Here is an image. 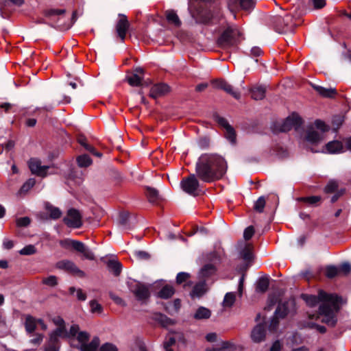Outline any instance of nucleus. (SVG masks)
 <instances>
[{
  "label": "nucleus",
  "instance_id": "obj_1",
  "mask_svg": "<svg viewBox=\"0 0 351 351\" xmlns=\"http://www.w3.org/2000/svg\"><path fill=\"white\" fill-rule=\"evenodd\" d=\"M302 298L306 302L308 306L313 307L318 303H321L319 307V312L315 315L309 314L311 319L322 318V322L328 326H334L337 322V315L339 311V303L341 298L337 295L327 293L320 290L318 295L302 294Z\"/></svg>",
  "mask_w": 351,
  "mask_h": 351
},
{
  "label": "nucleus",
  "instance_id": "obj_2",
  "mask_svg": "<svg viewBox=\"0 0 351 351\" xmlns=\"http://www.w3.org/2000/svg\"><path fill=\"white\" fill-rule=\"evenodd\" d=\"M227 169L225 158L217 154H202L195 165L197 176L206 182L221 179L225 175Z\"/></svg>",
  "mask_w": 351,
  "mask_h": 351
},
{
  "label": "nucleus",
  "instance_id": "obj_3",
  "mask_svg": "<svg viewBox=\"0 0 351 351\" xmlns=\"http://www.w3.org/2000/svg\"><path fill=\"white\" fill-rule=\"evenodd\" d=\"M50 337L59 341L58 337L75 339L79 345L76 347L80 351H96L100 345V339L97 336L93 337L90 342L88 343L90 335L85 330H81L79 325L73 324L67 331L66 326L58 327L50 334Z\"/></svg>",
  "mask_w": 351,
  "mask_h": 351
},
{
  "label": "nucleus",
  "instance_id": "obj_4",
  "mask_svg": "<svg viewBox=\"0 0 351 351\" xmlns=\"http://www.w3.org/2000/svg\"><path fill=\"white\" fill-rule=\"evenodd\" d=\"M244 40L242 29L236 25L226 24L223 27L217 38V44L222 48H229L237 45Z\"/></svg>",
  "mask_w": 351,
  "mask_h": 351
},
{
  "label": "nucleus",
  "instance_id": "obj_5",
  "mask_svg": "<svg viewBox=\"0 0 351 351\" xmlns=\"http://www.w3.org/2000/svg\"><path fill=\"white\" fill-rule=\"evenodd\" d=\"M256 5V0H228V6L234 20L248 15Z\"/></svg>",
  "mask_w": 351,
  "mask_h": 351
},
{
  "label": "nucleus",
  "instance_id": "obj_6",
  "mask_svg": "<svg viewBox=\"0 0 351 351\" xmlns=\"http://www.w3.org/2000/svg\"><path fill=\"white\" fill-rule=\"evenodd\" d=\"M215 0H193L189 3V10L194 16L197 14L200 18L204 19L205 20L201 22H208L206 19H210V12L208 7H210L214 4Z\"/></svg>",
  "mask_w": 351,
  "mask_h": 351
},
{
  "label": "nucleus",
  "instance_id": "obj_7",
  "mask_svg": "<svg viewBox=\"0 0 351 351\" xmlns=\"http://www.w3.org/2000/svg\"><path fill=\"white\" fill-rule=\"evenodd\" d=\"M328 130V126L324 122L317 120L315 121V128L309 127L305 135V139L311 145H317L324 138V132Z\"/></svg>",
  "mask_w": 351,
  "mask_h": 351
},
{
  "label": "nucleus",
  "instance_id": "obj_8",
  "mask_svg": "<svg viewBox=\"0 0 351 351\" xmlns=\"http://www.w3.org/2000/svg\"><path fill=\"white\" fill-rule=\"evenodd\" d=\"M131 292L135 298L141 302H145L150 297V286L135 282L130 286Z\"/></svg>",
  "mask_w": 351,
  "mask_h": 351
},
{
  "label": "nucleus",
  "instance_id": "obj_9",
  "mask_svg": "<svg viewBox=\"0 0 351 351\" xmlns=\"http://www.w3.org/2000/svg\"><path fill=\"white\" fill-rule=\"evenodd\" d=\"M180 185L184 192L189 195H195L199 186V182L195 174H191L182 179Z\"/></svg>",
  "mask_w": 351,
  "mask_h": 351
},
{
  "label": "nucleus",
  "instance_id": "obj_10",
  "mask_svg": "<svg viewBox=\"0 0 351 351\" xmlns=\"http://www.w3.org/2000/svg\"><path fill=\"white\" fill-rule=\"evenodd\" d=\"M56 267L80 278H84L85 276V273L79 269L73 262L69 260L58 261L56 263Z\"/></svg>",
  "mask_w": 351,
  "mask_h": 351
},
{
  "label": "nucleus",
  "instance_id": "obj_11",
  "mask_svg": "<svg viewBox=\"0 0 351 351\" xmlns=\"http://www.w3.org/2000/svg\"><path fill=\"white\" fill-rule=\"evenodd\" d=\"M64 222L68 227L78 228L82 225V215L77 210L69 209L64 218Z\"/></svg>",
  "mask_w": 351,
  "mask_h": 351
},
{
  "label": "nucleus",
  "instance_id": "obj_12",
  "mask_svg": "<svg viewBox=\"0 0 351 351\" xmlns=\"http://www.w3.org/2000/svg\"><path fill=\"white\" fill-rule=\"evenodd\" d=\"M311 151L313 152L339 154L343 152V145L339 141H332L328 143L325 146L322 147L320 149L312 148Z\"/></svg>",
  "mask_w": 351,
  "mask_h": 351
},
{
  "label": "nucleus",
  "instance_id": "obj_13",
  "mask_svg": "<svg viewBox=\"0 0 351 351\" xmlns=\"http://www.w3.org/2000/svg\"><path fill=\"white\" fill-rule=\"evenodd\" d=\"M29 168L33 174L45 177L49 166L42 165L41 161L37 158H31L28 162Z\"/></svg>",
  "mask_w": 351,
  "mask_h": 351
},
{
  "label": "nucleus",
  "instance_id": "obj_14",
  "mask_svg": "<svg viewBox=\"0 0 351 351\" xmlns=\"http://www.w3.org/2000/svg\"><path fill=\"white\" fill-rule=\"evenodd\" d=\"M302 122L301 118L296 114H292L288 117L280 125L279 131L288 132L293 128H297L300 125Z\"/></svg>",
  "mask_w": 351,
  "mask_h": 351
},
{
  "label": "nucleus",
  "instance_id": "obj_15",
  "mask_svg": "<svg viewBox=\"0 0 351 351\" xmlns=\"http://www.w3.org/2000/svg\"><path fill=\"white\" fill-rule=\"evenodd\" d=\"M215 87L220 88L226 91L227 93L231 95L235 99L240 98V93L234 90L232 85L228 84L226 81L223 80H216L213 82Z\"/></svg>",
  "mask_w": 351,
  "mask_h": 351
},
{
  "label": "nucleus",
  "instance_id": "obj_16",
  "mask_svg": "<svg viewBox=\"0 0 351 351\" xmlns=\"http://www.w3.org/2000/svg\"><path fill=\"white\" fill-rule=\"evenodd\" d=\"M251 339L254 343H258L265 341L266 337L265 326L263 324H257L251 332Z\"/></svg>",
  "mask_w": 351,
  "mask_h": 351
},
{
  "label": "nucleus",
  "instance_id": "obj_17",
  "mask_svg": "<svg viewBox=\"0 0 351 351\" xmlns=\"http://www.w3.org/2000/svg\"><path fill=\"white\" fill-rule=\"evenodd\" d=\"M169 92V87L165 84H158L154 85L150 90L149 95L156 99L163 96Z\"/></svg>",
  "mask_w": 351,
  "mask_h": 351
},
{
  "label": "nucleus",
  "instance_id": "obj_18",
  "mask_svg": "<svg viewBox=\"0 0 351 351\" xmlns=\"http://www.w3.org/2000/svg\"><path fill=\"white\" fill-rule=\"evenodd\" d=\"M272 28L278 34L293 32L296 25L295 23H271Z\"/></svg>",
  "mask_w": 351,
  "mask_h": 351
},
{
  "label": "nucleus",
  "instance_id": "obj_19",
  "mask_svg": "<svg viewBox=\"0 0 351 351\" xmlns=\"http://www.w3.org/2000/svg\"><path fill=\"white\" fill-rule=\"evenodd\" d=\"M115 32L117 37H119L121 41H123L127 33L132 32V29L130 27V23H117Z\"/></svg>",
  "mask_w": 351,
  "mask_h": 351
},
{
  "label": "nucleus",
  "instance_id": "obj_20",
  "mask_svg": "<svg viewBox=\"0 0 351 351\" xmlns=\"http://www.w3.org/2000/svg\"><path fill=\"white\" fill-rule=\"evenodd\" d=\"M313 88L324 97H333L337 95V90L332 88H324L319 85H313Z\"/></svg>",
  "mask_w": 351,
  "mask_h": 351
},
{
  "label": "nucleus",
  "instance_id": "obj_21",
  "mask_svg": "<svg viewBox=\"0 0 351 351\" xmlns=\"http://www.w3.org/2000/svg\"><path fill=\"white\" fill-rule=\"evenodd\" d=\"M216 268L212 264L206 265L199 272V278L201 280L206 281L209 277L212 276L215 274Z\"/></svg>",
  "mask_w": 351,
  "mask_h": 351
},
{
  "label": "nucleus",
  "instance_id": "obj_22",
  "mask_svg": "<svg viewBox=\"0 0 351 351\" xmlns=\"http://www.w3.org/2000/svg\"><path fill=\"white\" fill-rule=\"evenodd\" d=\"M206 282V281L205 280H201L199 282L195 285L191 293L192 297L199 298L206 293V291H207Z\"/></svg>",
  "mask_w": 351,
  "mask_h": 351
},
{
  "label": "nucleus",
  "instance_id": "obj_23",
  "mask_svg": "<svg viewBox=\"0 0 351 351\" xmlns=\"http://www.w3.org/2000/svg\"><path fill=\"white\" fill-rule=\"evenodd\" d=\"M76 247V251L78 252H80L83 254L84 257L88 260H94L95 256L93 252L86 247L83 243L79 242L78 244H77Z\"/></svg>",
  "mask_w": 351,
  "mask_h": 351
},
{
  "label": "nucleus",
  "instance_id": "obj_24",
  "mask_svg": "<svg viewBox=\"0 0 351 351\" xmlns=\"http://www.w3.org/2000/svg\"><path fill=\"white\" fill-rule=\"evenodd\" d=\"M106 265L114 276H118L121 274V264L115 258L108 260Z\"/></svg>",
  "mask_w": 351,
  "mask_h": 351
},
{
  "label": "nucleus",
  "instance_id": "obj_25",
  "mask_svg": "<svg viewBox=\"0 0 351 351\" xmlns=\"http://www.w3.org/2000/svg\"><path fill=\"white\" fill-rule=\"evenodd\" d=\"M266 88L263 86H256L251 89L252 97L255 100H261L265 97Z\"/></svg>",
  "mask_w": 351,
  "mask_h": 351
},
{
  "label": "nucleus",
  "instance_id": "obj_26",
  "mask_svg": "<svg viewBox=\"0 0 351 351\" xmlns=\"http://www.w3.org/2000/svg\"><path fill=\"white\" fill-rule=\"evenodd\" d=\"M45 208L51 219H57L61 217L62 212L58 208L52 206L48 202L45 203Z\"/></svg>",
  "mask_w": 351,
  "mask_h": 351
},
{
  "label": "nucleus",
  "instance_id": "obj_27",
  "mask_svg": "<svg viewBox=\"0 0 351 351\" xmlns=\"http://www.w3.org/2000/svg\"><path fill=\"white\" fill-rule=\"evenodd\" d=\"M253 246L247 243L241 252V256L245 261H250L253 258Z\"/></svg>",
  "mask_w": 351,
  "mask_h": 351
},
{
  "label": "nucleus",
  "instance_id": "obj_28",
  "mask_svg": "<svg viewBox=\"0 0 351 351\" xmlns=\"http://www.w3.org/2000/svg\"><path fill=\"white\" fill-rule=\"evenodd\" d=\"M175 293V290L173 287L170 285H165L161 290L158 293V297L162 299L170 298Z\"/></svg>",
  "mask_w": 351,
  "mask_h": 351
},
{
  "label": "nucleus",
  "instance_id": "obj_29",
  "mask_svg": "<svg viewBox=\"0 0 351 351\" xmlns=\"http://www.w3.org/2000/svg\"><path fill=\"white\" fill-rule=\"evenodd\" d=\"M145 193L149 202L151 203H156L160 199L158 191L154 188L147 187Z\"/></svg>",
  "mask_w": 351,
  "mask_h": 351
},
{
  "label": "nucleus",
  "instance_id": "obj_30",
  "mask_svg": "<svg viewBox=\"0 0 351 351\" xmlns=\"http://www.w3.org/2000/svg\"><path fill=\"white\" fill-rule=\"evenodd\" d=\"M269 285V282L268 278H261L257 282L256 285V291L264 293L265 292Z\"/></svg>",
  "mask_w": 351,
  "mask_h": 351
},
{
  "label": "nucleus",
  "instance_id": "obj_31",
  "mask_svg": "<svg viewBox=\"0 0 351 351\" xmlns=\"http://www.w3.org/2000/svg\"><path fill=\"white\" fill-rule=\"evenodd\" d=\"M210 316V311L205 307H199L194 315L196 319H208Z\"/></svg>",
  "mask_w": 351,
  "mask_h": 351
},
{
  "label": "nucleus",
  "instance_id": "obj_32",
  "mask_svg": "<svg viewBox=\"0 0 351 351\" xmlns=\"http://www.w3.org/2000/svg\"><path fill=\"white\" fill-rule=\"evenodd\" d=\"M236 300V295L235 293L233 292H229L227 293L225 295L223 301V306L225 308H230L232 307L234 304Z\"/></svg>",
  "mask_w": 351,
  "mask_h": 351
},
{
  "label": "nucleus",
  "instance_id": "obj_33",
  "mask_svg": "<svg viewBox=\"0 0 351 351\" xmlns=\"http://www.w3.org/2000/svg\"><path fill=\"white\" fill-rule=\"evenodd\" d=\"M38 325L37 319L32 316H27L25 320V328L28 332H32Z\"/></svg>",
  "mask_w": 351,
  "mask_h": 351
},
{
  "label": "nucleus",
  "instance_id": "obj_34",
  "mask_svg": "<svg viewBox=\"0 0 351 351\" xmlns=\"http://www.w3.org/2000/svg\"><path fill=\"white\" fill-rule=\"evenodd\" d=\"M60 342L49 337V340L45 346L44 351H59Z\"/></svg>",
  "mask_w": 351,
  "mask_h": 351
},
{
  "label": "nucleus",
  "instance_id": "obj_35",
  "mask_svg": "<svg viewBox=\"0 0 351 351\" xmlns=\"http://www.w3.org/2000/svg\"><path fill=\"white\" fill-rule=\"evenodd\" d=\"M77 162L80 167H86L91 165L92 160L88 155L83 154L77 157Z\"/></svg>",
  "mask_w": 351,
  "mask_h": 351
},
{
  "label": "nucleus",
  "instance_id": "obj_36",
  "mask_svg": "<svg viewBox=\"0 0 351 351\" xmlns=\"http://www.w3.org/2000/svg\"><path fill=\"white\" fill-rule=\"evenodd\" d=\"M79 242L80 241H78L66 239L61 240L60 241V245L61 247H62L64 249L69 250L70 248H73L75 250H76L75 246H77V244H78Z\"/></svg>",
  "mask_w": 351,
  "mask_h": 351
},
{
  "label": "nucleus",
  "instance_id": "obj_37",
  "mask_svg": "<svg viewBox=\"0 0 351 351\" xmlns=\"http://www.w3.org/2000/svg\"><path fill=\"white\" fill-rule=\"evenodd\" d=\"M218 350L219 351H235V345L230 341H221L218 343Z\"/></svg>",
  "mask_w": 351,
  "mask_h": 351
},
{
  "label": "nucleus",
  "instance_id": "obj_38",
  "mask_svg": "<svg viewBox=\"0 0 351 351\" xmlns=\"http://www.w3.org/2000/svg\"><path fill=\"white\" fill-rule=\"evenodd\" d=\"M288 313V308L285 303H280L275 311L276 317L284 318Z\"/></svg>",
  "mask_w": 351,
  "mask_h": 351
},
{
  "label": "nucleus",
  "instance_id": "obj_39",
  "mask_svg": "<svg viewBox=\"0 0 351 351\" xmlns=\"http://www.w3.org/2000/svg\"><path fill=\"white\" fill-rule=\"evenodd\" d=\"M155 319L159 323H160L162 326H167L173 324V322L172 319L161 313L156 314Z\"/></svg>",
  "mask_w": 351,
  "mask_h": 351
},
{
  "label": "nucleus",
  "instance_id": "obj_40",
  "mask_svg": "<svg viewBox=\"0 0 351 351\" xmlns=\"http://www.w3.org/2000/svg\"><path fill=\"white\" fill-rule=\"evenodd\" d=\"M143 77L138 75L137 73H133L131 76L128 77V82L130 85L132 86H140L142 82Z\"/></svg>",
  "mask_w": 351,
  "mask_h": 351
},
{
  "label": "nucleus",
  "instance_id": "obj_41",
  "mask_svg": "<svg viewBox=\"0 0 351 351\" xmlns=\"http://www.w3.org/2000/svg\"><path fill=\"white\" fill-rule=\"evenodd\" d=\"M165 16L168 22H181L176 11L173 10H166Z\"/></svg>",
  "mask_w": 351,
  "mask_h": 351
},
{
  "label": "nucleus",
  "instance_id": "obj_42",
  "mask_svg": "<svg viewBox=\"0 0 351 351\" xmlns=\"http://www.w3.org/2000/svg\"><path fill=\"white\" fill-rule=\"evenodd\" d=\"M298 200L302 201L308 205H315L321 200V197L319 196H310L300 197L298 199Z\"/></svg>",
  "mask_w": 351,
  "mask_h": 351
},
{
  "label": "nucleus",
  "instance_id": "obj_43",
  "mask_svg": "<svg viewBox=\"0 0 351 351\" xmlns=\"http://www.w3.org/2000/svg\"><path fill=\"white\" fill-rule=\"evenodd\" d=\"M225 137L231 143H234L236 141V134L234 129L230 126L225 130Z\"/></svg>",
  "mask_w": 351,
  "mask_h": 351
},
{
  "label": "nucleus",
  "instance_id": "obj_44",
  "mask_svg": "<svg viewBox=\"0 0 351 351\" xmlns=\"http://www.w3.org/2000/svg\"><path fill=\"white\" fill-rule=\"evenodd\" d=\"M338 269H339V275L347 276L351 272V265L348 262L343 263L338 267Z\"/></svg>",
  "mask_w": 351,
  "mask_h": 351
},
{
  "label": "nucleus",
  "instance_id": "obj_45",
  "mask_svg": "<svg viewBox=\"0 0 351 351\" xmlns=\"http://www.w3.org/2000/svg\"><path fill=\"white\" fill-rule=\"evenodd\" d=\"M99 351H118V348L116 345L112 343H105L102 344L100 347L98 346ZM98 350V349H97ZM97 351V350H96Z\"/></svg>",
  "mask_w": 351,
  "mask_h": 351
},
{
  "label": "nucleus",
  "instance_id": "obj_46",
  "mask_svg": "<svg viewBox=\"0 0 351 351\" xmlns=\"http://www.w3.org/2000/svg\"><path fill=\"white\" fill-rule=\"evenodd\" d=\"M36 184V180L34 178H29L21 186V193H27Z\"/></svg>",
  "mask_w": 351,
  "mask_h": 351
},
{
  "label": "nucleus",
  "instance_id": "obj_47",
  "mask_svg": "<svg viewBox=\"0 0 351 351\" xmlns=\"http://www.w3.org/2000/svg\"><path fill=\"white\" fill-rule=\"evenodd\" d=\"M36 252V249L33 245H26L19 251V254L21 255H32L34 254Z\"/></svg>",
  "mask_w": 351,
  "mask_h": 351
},
{
  "label": "nucleus",
  "instance_id": "obj_48",
  "mask_svg": "<svg viewBox=\"0 0 351 351\" xmlns=\"http://www.w3.org/2000/svg\"><path fill=\"white\" fill-rule=\"evenodd\" d=\"M265 206V199L263 197H260L254 204V208L258 213H262Z\"/></svg>",
  "mask_w": 351,
  "mask_h": 351
},
{
  "label": "nucleus",
  "instance_id": "obj_49",
  "mask_svg": "<svg viewBox=\"0 0 351 351\" xmlns=\"http://www.w3.org/2000/svg\"><path fill=\"white\" fill-rule=\"evenodd\" d=\"M326 274L330 278H334L339 275V269H338V267L329 266L326 268Z\"/></svg>",
  "mask_w": 351,
  "mask_h": 351
},
{
  "label": "nucleus",
  "instance_id": "obj_50",
  "mask_svg": "<svg viewBox=\"0 0 351 351\" xmlns=\"http://www.w3.org/2000/svg\"><path fill=\"white\" fill-rule=\"evenodd\" d=\"M337 16L339 20L351 22V12L340 10L337 12Z\"/></svg>",
  "mask_w": 351,
  "mask_h": 351
},
{
  "label": "nucleus",
  "instance_id": "obj_51",
  "mask_svg": "<svg viewBox=\"0 0 351 351\" xmlns=\"http://www.w3.org/2000/svg\"><path fill=\"white\" fill-rule=\"evenodd\" d=\"M43 284L50 286V287H54L58 283V279L57 277L55 276H49L47 278H45L43 279Z\"/></svg>",
  "mask_w": 351,
  "mask_h": 351
},
{
  "label": "nucleus",
  "instance_id": "obj_52",
  "mask_svg": "<svg viewBox=\"0 0 351 351\" xmlns=\"http://www.w3.org/2000/svg\"><path fill=\"white\" fill-rule=\"evenodd\" d=\"M65 12L66 10L64 9H49L45 11V15L49 17L51 16L63 14Z\"/></svg>",
  "mask_w": 351,
  "mask_h": 351
},
{
  "label": "nucleus",
  "instance_id": "obj_53",
  "mask_svg": "<svg viewBox=\"0 0 351 351\" xmlns=\"http://www.w3.org/2000/svg\"><path fill=\"white\" fill-rule=\"evenodd\" d=\"M75 291L77 293V298L78 300L84 301L86 299V294L82 291L81 289L76 290L75 288L73 287L69 288V292L71 294H73Z\"/></svg>",
  "mask_w": 351,
  "mask_h": 351
},
{
  "label": "nucleus",
  "instance_id": "obj_54",
  "mask_svg": "<svg viewBox=\"0 0 351 351\" xmlns=\"http://www.w3.org/2000/svg\"><path fill=\"white\" fill-rule=\"evenodd\" d=\"M90 311L92 313H100L102 311V306L96 300H91L90 302Z\"/></svg>",
  "mask_w": 351,
  "mask_h": 351
},
{
  "label": "nucleus",
  "instance_id": "obj_55",
  "mask_svg": "<svg viewBox=\"0 0 351 351\" xmlns=\"http://www.w3.org/2000/svg\"><path fill=\"white\" fill-rule=\"evenodd\" d=\"M51 24L53 28L62 32L66 31L71 27V23H61L60 25H57V23Z\"/></svg>",
  "mask_w": 351,
  "mask_h": 351
},
{
  "label": "nucleus",
  "instance_id": "obj_56",
  "mask_svg": "<svg viewBox=\"0 0 351 351\" xmlns=\"http://www.w3.org/2000/svg\"><path fill=\"white\" fill-rule=\"evenodd\" d=\"M338 188V184L336 181H330L325 187L326 193L335 192Z\"/></svg>",
  "mask_w": 351,
  "mask_h": 351
},
{
  "label": "nucleus",
  "instance_id": "obj_57",
  "mask_svg": "<svg viewBox=\"0 0 351 351\" xmlns=\"http://www.w3.org/2000/svg\"><path fill=\"white\" fill-rule=\"evenodd\" d=\"M30 219L28 217H21L16 219V223L19 227H26L30 223Z\"/></svg>",
  "mask_w": 351,
  "mask_h": 351
},
{
  "label": "nucleus",
  "instance_id": "obj_58",
  "mask_svg": "<svg viewBox=\"0 0 351 351\" xmlns=\"http://www.w3.org/2000/svg\"><path fill=\"white\" fill-rule=\"evenodd\" d=\"M176 343V339L173 337L169 336L164 343L165 349L166 351H173L171 347Z\"/></svg>",
  "mask_w": 351,
  "mask_h": 351
},
{
  "label": "nucleus",
  "instance_id": "obj_59",
  "mask_svg": "<svg viewBox=\"0 0 351 351\" xmlns=\"http://www.w3.org/2000/svg\"><path fill=\"white\" fill-rule=\"evenodd\" d=\"M130 215L127 213H121L119 215V223L122 226H126L129 220Z\"/></svg>",
  "mask_w": 351,
  "mask_h": 351
},
{
  "label": "nucleus",
  "instance_id": "obj_60",
  "mask_svg": "<svg viewBox=\"0 0 351 351\" xmlns=\"http://www.w3.org/2000/svg\"><path fill=\"white\" fill-rule=\"evenodd\" d=\"M134 255L138 260H148L150 257L149 254L145 251H135Z\"/></svg>",
  "mask_w": 351,
  "mask_h": 351
},
{
  "label": "nucleus",
  "instance_id": "obj_61",
  "mask_svg": "<svg viewBox=\"0 0 351 351\" xmlns=\"http://www.w3.org/2000/svg\"><path fill=\"white\" fill-rule=\"evenodd\" d=\"M189 278V274L185 272H180L176 276V282L178 284H182L186 281Z\"/></svg>",
  "mask_w": 351,
  "mask_h": 351
},
{
  "label": "nucleus",
  "instance_id": "obj_62",
  "mask_svg": "<svg viewBox=\"0 0 351 351\" xmlns=\"http://www.w3.org/2000/svg\"><path fill=\"white\" fill-rule=\"evenodd\" d=\"M312 5L315 10H319L325 7L326 0H311Z\"/></svg>",
  "mask_w": 351,
  "mask_h": 351
},
{
  "label": "nucleus",
  "instance_id": "obj_63",
  "mask_svg": "<svg viewBox=\"0 0 351 351\" xmlns=\"http://www.w3.org/2000/svg\"><path fill=\"white\" fill-rule=\"evenodd\" d=\"M254 233V229L253 226H248L244 230L243 237L245 240H249L252 237Z\"/></svg>",
  "mask_w": 351,
  "mask_h": 351
},
{
  "label": "nucleus",
  "instance_id": "obj_64",
  "mask_svg": "<svg viewBox=\"0 0 351 351\" xmlns=\"http://www.w3.org/2000/svg\"><path fill=\"white\" fill-rule=\"evenodd\" d=\"M52 321L53 324L58 327L65 326V322L64 319L60 316L54 317L52 319Z\"/></svg>",
  "mask_w": 351,
  "mask_h": 351
}]
</instances>
